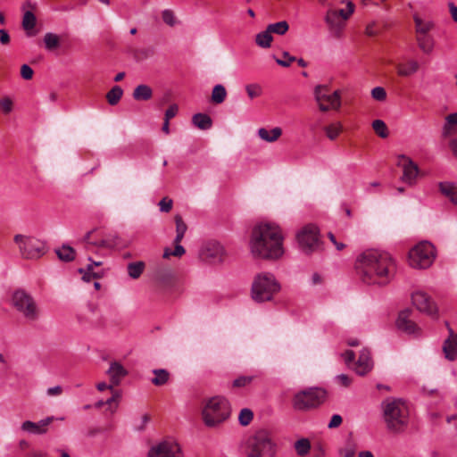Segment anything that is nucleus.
Masks as SVG:
<instances>
[{
    "instance_id": "f257e3e1",
    "label": "nucleus",
    "mask_w": 457,
    "mask_h": 457,
    "mask_svg": "<svg viewBox=\"0 0 457 457\" xmlns=\"http://www.w3.org/2000/svg\"><path fill=\"white\" fill-rule=\"evenodd\" d=\"M361 279L367 285L383 286L393 278L395 263L391 255L383 251L367 250L359 258Z\"/></svg>"
},
{
    "instance_id": "f03ea898",
    "label": "nucleus",
    "mask_w": 457,
    "mask_h": 457,
    "mask_svg": "<svg viewBox=\"0 0 457 457\" xmlns=\"http://www.w3.org/2000/svg\"><path fill=\"white\" fill-rule=\"evenodd\" d=\"M283 236L278 226L260 224L252 231L251 252L254 257L277 260L284 253Z\"/></svg>"
},
{
    "instance_id": "7ed1b4c3",
    "label": "nucleus",
    "mask_w": 457,
    "mask_h": 457,
    "mask_svg": "<svg viewBox=\"0 0 457 457\" xmlns=\"http://www.w3.org/2000/svg\"><path fill=\"white\" fill-rule=\"evenodd\" d=\"M381 407L386 429L394 434L403 433L410 421L406 403L401 398H388L382 402Z\"/></svg>"
},
{
    "instance_id": "20e7f679",
    "label": "nucleus",
    "mask_w": 457,
    "mask_h": 457,
    "mask_svg": "<svg viewBox=\"0 0 457 457\" xmlns=\"http://www.w3.org/2000/svg\"><path fill=\"white\" fill-rule=\"evenodd\" d=\"M280 290V285L273 274L263 272L257 274L252 284V298L257 303L270 301Z\"/></svg>"
},
{
    "instance_id": "39448f33",
    "label": "nucleus",
    "mask_w": 457,
    "mask_h": 457,
    "mask_svg": "<svg viewBox=\"0 0 457 457\" xmlns=\"http://www.w3.org/2000/svg\"><path fill=\"white\" fill-rule=\"evenodd\" d=\"M275 455L276 445L268 430L260 429L248 439L245 457H275Z\"/></svg>"
},
{
    "instance_id": "423d86ee",
    "label": "nucleus",
    "mask_w": 457,
    "mask_h": 457,
    "mask_svg": "<svg viewBox=\"0 0 457 457\" xmlns=\"http://www.w3.org/2000/svg\"><path fill=\"white\" fill-rule=\"evenodd\" d=\"M230 409L228 401L221 396L208 400L203 410V419L206 426L214 427L228 418Z\"/></svg>"
},
{
    "instance_id": "0eeeda50",
    "label": "nucleus",
    "mask_w": 457,
    "mask_h": 457,
    "mask_svg": "<svg viewBox=\"0 0 457 457\" xmlns=\"http://www.w3.org/2000/svg\"><path fill=\"white\" fill-rule=\"evenodd\" d=\"M327 392L319 387H309L297 392L292 400L293 408L299 411H307L320 406L326 400Z\"/></svg>"
},
{
    "instance_id": "6e6552de",
    "label": "nucleus",
    "mask_w": 457,
    "mask_h": 457,
    "mask_svg": "<svg viewBox=\"0 0 457 457\" xmlns=\"http://www.w3.org/2000/svg\"><path fill=\"white\" fill-rule=\"evenodd\" d=\"M12 304L28 321L38 319L40 312L36 301L23 289H18L13 293Z\"/></svg>"
},
{
    "instance_id": "1a4fd4ad",
    "label": "nucleus",
    "mask_w": 457,
    "mask_h": 457,
    "mask_svg": "<svg viewBox=\"0 0 457 457\" xmlns=\"http://www.w3.org/2000/svg\"><path fill=\"white\" fill-rule=\"evenodd\" d=\"M300 249L306 254H311L321 248L319 228L314 224H307L296 234Z\"/></svg>"
},
{
    "instance_id": "9d476101",
    "label": "nucleus",
    "mask_w": 457,
    "mask_h": 457,
    "mask_svg": "<svg viewBox=\"0 0 457 457\" xmlns=\"http://www.w3.org/2000/svg\"><path fill=\"white\" fill-rule=\"evenodd\" d=\"M436 258L435 247L429 242H421L409 253L410 265L416 269H427Z\"/></svg>"
},
{
    "instance_id": "9b49d317",
    "label": "nucleus",
    "mask_w": 457,
    "mask_h": 457,
    "mask_svg": "<svg viewBox=\"0 0 457 457\" xmlns=\"http://www.w3.org/2000/svg\"><path fill=\"white\" fill-rule=\"evenodd\" d=\"M14 242L19 245L21 253L25 259H37L46 252L45 243L33 237L16 235Z\"/></svg>"
},
{
    "instance_id": "f8f14e48",
    "label": "nucleus",
    "mask_w": 457,
    "mask_h": 457,
    "mask_svg": "<svg viewBox=\"0 0 457 457\" xmlns=\"http://www.w3.org/2000/svg\"><path fill=\"white\" fill-rule=\"evenodd\" d=\"M314 97L321 112L329 109L338 110L341 106V95L339 90L328 93V87L325 85H318L314 88Z\"/></svg>"
},
{
    "instance_id": "ddd939ff",
    "label": "nucleus",
    "mask_w": 457,
    "mask_h": 457,
    "mask_svg": "<svg viewBox=\"0 0 457 457\" xmlns=\"http://www.w3.org/2000/svg\"><path fill=\"white\" fill-rule=\"evenodd\" d=\"M199 256L205 262L217 264L223 262L225 250L219 242L209 241L201 247Z\"/></svg>"
},
{
    "instance_id": "4468645a",
    "label": "nucleus",
    "mask_w": 457,
    "mask_h": 457,
    "mask_svg": "<svg viewBox=\"0 0 457 457\" xmlns=\"http://www.w3.org/2000/svg\"><path fill=\"white\" fill-rule=\"evenodd\" d=\"M412 304L421 312L431 317L437 316V307L431 297L423 291H417L411 295Z\"/></svg>"
},
{
    "instance_id": "2eb2a0df",
    "label": "nucleus",
    "mask_w": 457,
    "mask_h": 457,
    "mask_svg": "<svg viewBox=\"0 0 457 457\" xmlns=\"http://www.w3.org/2000/svg\"><path fill=\"white\" fill-rule=\"evenodd\" d=\"M180 446L173 441H163L153 446L148 453V457H179Z\"/></svg>"
},
{
    "instance_id": "dca6fc26",
    "label": "nucleus",
    "mask_w": 457,
    "mask_h": 457,
    "mask_svg": "<svg viewBox=\"0 0 457 457\" xmlns=\"http://www.w3.org/2000/svg\"><path fill=\"white\" fill-rule=\"evenodd\" d=\"M411 314V309L407 308L401 311L395 321L396 328L408 335L419 336L420 334V328L410 319Z\"/></svg>"
},
{
    "instance_id": "f3484780",
    "label": "nucleus",
    "mask_w": 457,
    "mask_h": 457,
    "mask_svg": "<svg viewBox=\"0 0 457 457\" xmlns=\"http://www.w3.org/2000/svg\"><path fill=\"white\" fill-rule=\"evenodd\" d=\"M397 165L403 168V173L402 180L405 183L412 185L415 182L419 173L418 165L414 163L411 159L405 155L399 156Z\"/></svg>"
},
{
    "instance_id": "a211bd4d",
    "label": "nucleus",
    "mask_w": 457,
    "mask_h": 457,
    "mask_svg": "<svg viewBox=\"0 0 457 457\" xmlns=\"http://www.w3.org/2000/svg\"><path fill=\"white\" fill-rule=\"evenodd\" d=\"M330 34L335 38H340L345 27V22L337 16L335 10H328L325 16Z\"/></svg>"
},
{
    "instance_id": "6ab92c4d",
    "label": "nucleus",
    "mask_w": 457,
    "mask_h": 457,
    "mask_svg": "<svg viewBox=\"0 0 457 457\" xmlns=\"http://www.w3.org/2000/svg\"><path fill=\"white\" fill-rule=\"evenodd\" d=\"M449 336L444 341L443 352L449 361H454L457 358V333H454L448 321H445Z\"/></svg>"
},
{
    "instance_id": "aec40b11",
    "label": "nucleus",
    "mask_w": 457,
    "mask_h": 457,
    "mask_svg": "<svg viewBox=\"0 0 457 457\" xmlns=\"http://www.w3.org/2000/svg\"><path fill=\"white\" fill-rule=\"evenodd\" d=\"M54 417H47L38 422L26 420L21 424V429L35 435H43L47 432V426L52 423Z\"/></svg>"
},
{
    "instance_id": "412c9836",
    "label": "nucleus",
    "mask_w": 457,
    "mask_h": 457,
    "mask_svg": "<svg viewBox=\"0 0 457 457\" xmlns=\"http://www.w3.org/2000/svg\"><path fill=\"white\" fill-rule=\"evenodd\" d=\"M372 369V361L370 352L362 350L360 353L358 361L356 362L355 371L358 375L364 376Z\"/></svg>"
},
{
    "instance_id": "4be33fe9",
    "label": "nucleus",
    "mask_w": 457,
    "mask_h": 457,
    "mask_svg": "<svg viewBox=\"0 0 457 457\" xmlns=\"http://www.w3.org/2000/svg\"><path fill=\"white\" fill-rule=\"evenodd\" d=\"M107 373L110 377L111 383L114 386H118L121 379L128 375L127 370L117 361L111 363Z\"/></svg>"
},
{
    "instance_id": "5701e85b",
    "label": "nucleus",
    "mask_w": 457,
    "mask_h": 457,
    "mask_svg": "<svg viewBox=\"0 0 457 457\" xmlns=\"http://www.w3.org/2000/svg\"><path fill=\"white\" fill-rule=\"evenodd\" d=\"M132 96L136 101H148L153 96V89L148 85L140 84L134 88Z\"/></svg>"
},
{
    "instance_id": "b1692460",
    "label": "nucleus",
    "mask_w": 457,
    "mask_h": 457,
    "mask_svg": "<svg viewBox=\"0 0 457 457\" xmlns=\"http://www.w3.org/2000/svg\"><path fill=\"white\" fill-rule=\"evenodd\" d=\"M54 252L62 262H70L76 258L75 249L69 245H62V247L56 248Z\"/></svg>"
},
{
    "instance_id": "393cba45",
    "label": "nucleus",
    "mask_w": 457,
    "mask_h": 457,
    "mask_svg": "<svg viewBox=\"0 0 457 457\" xmlns=\"http://www.w3.org/2000/svg\"><path fill=\"white\" fill-rule=\"evenodd\" d=\"M37 19L35 14L30 12H25L22 18V28L26 30V33L29 37L35 36L36 31H34V28L36 26Z\"/></svg>"
},
{
    "instance_id": "a878e982",
    "label": "nucleus",
    "mask_w": 457,
    "mask_h": 457,
    "mask_svg": "<svg viewBox=\"0 0 457 457\" xmlns=\"http://www.w3.org/2000/svg\"><path fill=\"white\" fill-rule=\"evenodd\" d=\"M153 374L154 378L151 382L156 386L166 385L170 378V373L165 369H154Z\"/></svg>"
},
{
    "instance_id": "bb28decb",
    "label": "nucleus",
    "mask_w": 457,
    "mask_h": 457,
    "mask_svg": "<svg viewBox=\"0 0 457 457\" xmlns=\"http://www.w3.org/2000/svg\"><path fill=\"white\" fill-rule=\"evenodd\" d=\"M397 73L403 77H408L419 70V63L416 61H409L407 63H398L396 65Z\"/></svg>"
},
{
    "instance_id": "cd10ccee",
    "label": "nucleus",
    "mask_w": 457,
    "mask_h": 457,
    "mask_svg": "<svg viewBox=\"0 0 457 457\" xmlns=\"http://www.w3.org/2000/svg\"><path fill=\"white\" fill-rule=\"evenodd\" d=\"M192 123L200 129H209L212 125V118L205 113H195L192 117Z\"/></svg>"
},
{
    "instance_id": "c85d7f7f",
    "label": "nucleus",
    "mask_w": 457,
    "mask_h": 457,
    "mask_svg": "<svg viewBox=\"0 0 457 457\" xmlns=\"http://www.w3.org/2000/svg\"><path fill=\"white\" fill-rule=\"evenodd\" d=\"M282 135V129L278 127L268 130L264 128H261L258 130V136L266 142H275Z\"/></svg>"
},
{
    "instance_id": "c756f323",
    "label": "nucleus",
    "mask_w": 457,
    "mask_h": 457,
    "mask_svg": "<svg viewBox=\"0 0 457 457\" xmlns=\"http://www.w3.org/2000/svg\"><path fill=\"white\" fill-rule=\"evenodd\" d=\"M101 248L112 249L123 245L121 238L116 234H110L100 239Z\"/></svg>"
},
{
    "instance_id": "7c9ffc66",
    "label": "nucleus",
    "mask_w": 457,
    "mask_h": 457,
    "mask_svg": "<svg viewBox=\"0 0 457 457\" xmlns=\"http://www.w3.org/2000/svg\"><path fill=\"white\" fill-rule=\"evenodd\" d=\"M439 190L444 195L447 196L453 204H457V187L451 183L441 182L439 184Z\"/></svg>"
},
{
    "instance_id": "2f4dec72",
    "label": "nucleus",
    "mask_w": 457,
    "mask_h": 457,
    "mask_svg": "<svg viewBox=\"0 0 457 457\" xmlns=\"http://www.w3.org/2000/svg\"><path fill=\"white\" fill-rule=\"evenodd\" d=\"M413 20L418 35H427L434 27V23L432 21H425L418 15H414Z\"/></svg>"
},
{
    "instance_id": "473e14b6",
    "label": "nucleus",
    "mask_w": 457,
    "mask_h": 457,
    "mask_svg": "<svg viewBox=\"0 0 457 457\" xmlns=\"http://www.w3.org/2000/svg\"><path fill=\"white\" fill-rule=\"evenodd\" d=\"M417 42H418L419 47L422 50L423 53L430 54L433 51L434 40L430 36L418 35Z\"/></svg>"
},
{
    "instance_id": "72a5a7b5",
    "label": "nucleus",
    "mask_w": 457,
    "mask_h": 457,
    "mask_svg": "<svg viewBox=\"0 0 457 457\" xmlns=\"http://www.w3.org/2000/svg\"><path fill=\"white\" fill-rule=\"evenodd\" d=\"M174 220L176 223V237L174 238V243H178L182 241L185 233L187 232V226L179 214L175 215Z\"/></svg>"
},
{
    "instance_id": "f704fd0d",
    "label": "nucleus",
    "mask_w": 457,
    "mask_h": 457,
    "mask_svg": "<svg viewBox=\"0 0 457 457\" xmlns=\"http://www.w3.org/2000/svg\"><path fill=\"white\" fill-rule=\"evenodd\" d=\"M272 40V35L269 32L267 28L264 31H262L255 36V43L262 48H269Z\"/></svg>"
},
{
    "instance_id": "c9c22d12",
    "label": "nucleus",
    "mask_w": 457,
    "mask_h": 457,
    "mask_svg": "<svg viewBox=\"0 0 457 457\" xmlns=\"http://www.w3.org/2000/svg\"><path fill=\"white\" fill-rule=\"evenodd\" d=\"M97 231L96 228H94L85 234L83 238L81 239V243L84 245V248L86 251H91L92 246L101 248L100 239L96 240L93 238L94 234Z\"/></svg>"
},
{
    "instance_id": "e433bc0d",
    "label": "nucleus",
    "mask_w": 457,
    "mask_h": 457,
    "mask_svg": "<svg viewBox=\"0 0 457 457\" xmlns=\"http://www.w3.org/2000/svg\"><path fill=\"white\" fill-rule=\"evenodd\" d=\"M227 96V90L221 84L214 86L212 92V102L216 104L223 103Z\"/></svg>"
},
{
    "instance_id": "4c0bfd02",
    "label": "nucleus",
    "mask_w": 457,
    "mask_h": 457,
    "mask_svg": "<svg viewBox=\"0 0 457 457\" xmlns=\"http://www.w3.org/2000/svg\"><path fill=\"white\" fill-rule=\"evenodd\" d=\"M129 53L133 56L135 61L142 62L153 55L154 51L150 48H129Z\"/></svg>"
},
{
    "instance_id": "58836bf2",
    "label": "nucleus",
    "mask_w": 457,
    "mask_h": 457,
    "mask_svg": "<svg viewBox=\"0 0 457 457\" xmlns=\"http://www.w3.org/2000/svg\"><path fill=\"white\" fill-rule=\"evenodd\" d=\"M145 262H130L128 264V273L130 278L137 279L138 278L144 270H145Z\"/></svg>"
},
{
    "instance_id": "ea45409f",
    "label": "nucleus",
    "mask_w": 457,
    "mask_h": 457,
    "mask_svg": "<svg viewBox=\"0 0 457 457\" xmlns=\"http://www.w3.org/2000/svg\"><path fill=\"white\" fill-rule=\"evenodd\" d=\"M453 126H457V112L445 117V122L443 126V136L445 137L452 135Z\"/></svg>"
},
{
    "instance_id": "a19ab883",
    "label": "nucleus",
    "mask_w": 457,
    "mask_h": 457,
    "mask_svg": "<svg viewBox=\"0 0 457 457\" xmlns=\"http://www.w3.org/2000/svg\"><path fill=\"white\" fill-rule=\"evenodd\" d=\"M123 90L120 86H114L107 94L106 99L111 105H116L122 97Z\"/></svg>"
},
{
    "instance_id": "79ce46f5",
    "label": "nucleus",
    "mask_w": 457,
    "mask_h": 457,
    "mask_svg": "<svg viewBox=\"0 0 457 457\" xmlns=\"http://www.w3.org/2000/svg\"><path fill=\"white\" fill-rule=\"evenodd\" d=\"M45 46L48 51H53L59 47L60 37L58 35L48 32L44 36Z\"/></svg>"
},
{
    "instance_id": "37998d69",
    "label": "nucleus",
    "mask_w": 457,
    "mask_h": 457,
    "mask_svg": "<svg viewBox=\"0 0 457 457\" xmlns=\"http://www.w3.org/2000/svg\"><path fill=\"white\" fill-rule=\"evenodd\" d=\"M267 29L270 34L274 33L282 36L288 31L289 25L286 21H281L276 23L269 24Z\"/></svg>"
},
{
    "instance_id": "c03bdc74",
    "label": "nucleus",
    "mask_w": 457,
    "mask_h": 457,
    "mask_svg": "<svg viewBox=\"0 0 457 457\" xmlns=\"http://www.w3.org/2000/svg\"><path fill=\"white\" fill-rule=\"evenodd\" d=\"M295 449L299 456H305L311 450V443L307 438H301L295 443Z\"/></svg>"
},
{
    "instance_id": "a18cd8bd",
    "label": "nucleus",
    "mask_w": 457,
    "mask_h": 457,
    "mask_svg": "<svg viewBox=\"0 0 457 457\" xmlns=\"http://www.w3.org/2000/svg\"><path fill=\"white\" fill-rule=\"evenodd\" d=\"M78 271L82 274V279L86 282H90L93 278H101L104 275V271L87 270V266L85 269L79 268Z\"/></svg>"
},
{
    "instance_id": "49530a36",
    "label": "nucleus",
    "mask_w": 457,
    "mask_h": 457,
    "mask_svg": "<svg viewBox=\"0 0 457 457\" xmlns=\"http://www.w3.org/2000/svg\"><path fill=\"white\" fill-rule=\"evenodd\" d=\"M372 129L378 137L382 138H386L388 137V129L386 127V124L382 120H375L372 122Z\"/></svg>"
},
{
    "instance_id": "de8ad7c7",
    "label": "nucleus",
    "mask_w": 457,
    "mask_h": 457,
    "mask_svg": "<svg viewBox=\"0 0 457 457\" xmlns=\"http://www.w3.org/2000/svg\"><path fill=\"white\" fill-rule=\"evenodd\" d=\"M324 131L330 140H335L342 131V125L340 122L332 123L326 126Z\"/></svg>"
},
{
    "instance_id": "09e8293b",
    "label": "nucleus",
    "mask_w": 457,
    "mask_h": 457,
    "mask_svg": "<svg viewBox=\"0 0 457 457\" xmlns=\"http://www.w3.org/2000/svg\"><path fill=\"white\" fill-rule=\"evenodd\" d=\"M253 412L250 409L244 408L241 410L239 416H238V420L242 426L249 425L251 423V421L253 420Z\"/></svg>"
},
{
    "instance_id": "8fccbe9b",
    "label": "nucleus",
    "mask_w": 457,
    "mask_h": 457,
    "mask_svg": "<svg viewBox=\"0 0 457 457\" xmlns=\"http://www.w3.org/2000/svg\"><path fill=\"white\" fill-rule=\"evenodd\" d=\"M282 59L274 57L275 62L281 67L287 68L291 65L292 62L296 61V58L291 55L287 51H284L282 53Z\"/></svg>"
},
{
    "instance_id": "3c124183",
    "label": "nucleus",
    "mask_w": 457,
    "mask_h": 457,
    "mask_svg": "<svg viewBox=\"0 0 457 457\" xmlns=\"http://www.w3.org/2000/svg\"><path fill=\"white\" fill-rule=\"evenodd\" d=\"M175 248L171 251L170 248H166L163 252V258H169L170 256L180 257L185 253V248L180 245V242L174 243Z\"/></svg>"
},
{
    "instance_id": "603ef678",
    "label": "nucleus",
    "mask_w": 457,
    "mask_h": 457,
    "mask_svg": "<svg viewBox=\"0 0 457 457\" xmlns=\"http://www.w3.org/2000/svg\"><path fill=\"white\" fill-rule=\"evenodd\" d=\"M157 279L161 285H162L164 287H169V286L172 285L173 280H174V276L171 273V271L167 270V271H164L163 273L158 274Z\"/></svg>"
},
{
    "instance_id": "864d4df0",
    "label": "nucleus",
    "mask_w": 457,
    "mask_h": 457,
    "mask_svg": "<svg viewBox=\"0 0 457 457\" xmlns=\"http://www.w3.org/2000/svg\"><path fill=\"white\" fill-rule=\"evenodd\" d=\"M355 452V445L352 442H348L344 448L340 449L339 454L341 457H354Z\"/></svg>"
},
{
    "instance_id": "5fc2aeb1",
    "label": "nucleus",
    "mask_w": 457,
    "mask_h": 457,
    "mask_svg": "<svg viewBox=\"0 0 457 457\" xmlns=\"http://www.w3.org/2000/svg\"><path fill=\"white\" fill-rule=\"evenodd\" d=\"M245 90L251 99L258 97L262 94V87L259 84H249L245 87Z\"/></svg>"
},
{
    "instance_id": "6e6d98bb",
    "label": "nucleus",
    "mask_w": 457,
    "mask_h": 457,
    "mask_svg": "<svg viewBox=\"0 0 457 457\" xmlns=\"http://www.w3.org/2000/svg\"><path fill=\"white\" fill-rule=\"evenodd\" d=\"M253 376H241L233 381L232 386L233 387H245V386H248L249 384H251L253 382Z\"/></svg>"
},
{
    "instance_id": "4d7b16f0",
    "label": "nucleus",
    "mask_w": 457,
    "mask_h": 457,
    "mask_svg": "<svg viewBox=\"0 0 457 457\" xmlns=\"http://www.w3.org/2000/svg\"><path fill=\"white\" fill-rule=\"evenodd\" d=\"M371 96L373 99L383 102L386 99V92L382 87H376L371 90Z\"/></svg>"
},
{
    "instance_id": "13d9d810",
    "label": "nucleus",
    "mask_w": 457,
    "mask_h": 457,
    "mask_svg": "<svg viewBox=\"0 0 457 457\" xmlns=\"http://www.w3.org/2000/svg\"><path fill=\"white\" fill-rule=\"evenodd\" d=\"M13 103L12 100L6 96L0 100V108L4 114H8L12 111Z\"/></svg>"
},
{
    "instance_id": "bf43d9fd",
    "label": "nucleus",
    "mask_w": 457,
    "mask_h": 457,
    "mask_svg": "<svg viewBox=\"0 0 457 457\" xmlns=\"http://www.w3.org/2000/svg\"><path fill=\"white\" fill-rule=\"evenodd\" d=\"M158 205L160 207L161 212H169L172 209L173 201H172V199L169 198L168 196H165L159 202Z\"/></svg>"
},
{
    "instance_id": "052dcab7",
    "label": "nucleus",
    "mask_w": 457,
    "mask_h": 457,
    "mask_svg": "<svg viewBox=\"0 0 457 457\" xmlns=\"http://www.w3.org/2000/svg\"><path fill=\"white\" fill-rule=\"evenodd\" d=\"M162 20L163 21L170 25V26H174L176 21H175V16H174V13L172 11L170 10H164L162 13Z\"/></svg>"
},
{
    "instance_id": "680f3d73",
    "label": "nucleus",
    "mask_w": 457,
    "mask_h": 457,
    "mask_svg": "<svg viewBox=\"0 0 457 457\" xmlns=\"http://www.w3.org/2000/svg\"><path fill=\"white\" fill-rule=\"evenodd\" d=\"M33 74H34V71L30 66H29L28 64L21 65V76L22 77V79H24L26 80L31 79L33 77Z\"/></svg>"
},
{
    "instance_id": "e2e57ef3",
    "label": "nucleus",
    "mask_w": 457,
    "mask_h": 457,
    "mask_svg": "<svg viewBox=\"0 0 457 457\" xmlns=\"http://www.w3.org/2000/svg\"><path fill=\"white\" fill-rule=\"evenodd\" d=\"M179 112V106L176 104H172L169 106V108L166 110L164 114V120H170L174 118Z\"/></svg>"
},
{
    "instance_id": "0e129e2a",
    "label": "nucleus",
    "mask_w": 457,
    "mask_h": 457,
    "mask_svg": "<svg viewBox=\"0 0 457 457\" xmlns=\"http://www.w3.org/2000/svg\"><path fill=\"white\" fill-rule=\"evenodd\" d=\"M342 421H343L342 417L338 414H335L332 416V418L328 423V428H337L342 424Z\"/></svg>"
},
{
    "instance_id": "69168bd1",
    "label": "nucleus",
    "mask_w": 457,
    "mask_h": 457,
    "mask_svg": "<svg viewBox=\"0 0 457 457\" xmlns=\"http://www.w3.org/2000/svg\"><path fill=\"white\" fill-rule=\"evenodd\" d=\"M120 398V395L119 394V392L115 391L110 398L104 401L105 405H109L112 408V404L115 403L116 408Z\"/></svg>"
},
{
    "instance_id": "338daca9",
    "label": "nucleus",
    "mask_w": 457,
    "mask_h": 457,
    "mask_svg": "<svg viewBox=\"0 0 457 457\" xmlns=\"http://www.w3.org/2000/svg\"><path fill=\"white\" fill-rule=\"evenodd\" d=\"M337 381L344 386L347 387L352 383V378L345 375V374H340L337 377Z\"/></svg>"
},
{
    "instance_id": "774afa93",
    "label": "nucleus",
    "mask_w": 457,
    "mask_h": 457,
    "mask_svg": "<svg viewBox=\"0 0 457 457\" xmlns=\"http://www.w3.org/2000/svg\"><path fill=\"white\" fill-rule=\"evenodd\" d=\"M375 26H376L375 22H371L367 25L366 29H365V33L367 36L375 37V36L378 35L379 32L377 29H375Z\"/></svg>"
}]
</instances>
